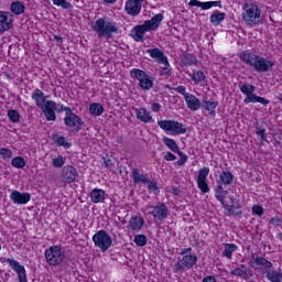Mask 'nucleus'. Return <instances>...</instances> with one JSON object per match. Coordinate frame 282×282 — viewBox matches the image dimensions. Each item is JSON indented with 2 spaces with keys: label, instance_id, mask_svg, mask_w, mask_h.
<instances>
[{
  "label": "nucleus",
  "instance_id": "nucleus-55",
  "mask_svg": "<svg viewBox=\"0 0 282 282\" xmlns=\"http://www.w3.org/2000/svg\"><path fill=\"white\" fill-rule=\"evenodd\" d=\"M174 91H177L178 94H182V96H184V98H186V95H189L191 93H186V87L184 86H178L176 88H173Z\"/></svg>",
  "mask_w": 282,
  "mask_h": 282
},
{
  "label": "nucleus",
  "instance_id": "nucleus-1",
  "mask_svg": "<svg viewBox=\"0 0 282 282\" xmlns=\"http://www.w3.org/2000/svg\"><path fill=\"white\" fill-rule=\"evenodd\" d=\"M31 98L34 100L36 107L42 109V112L48 122H54V120H56V113L54 111L57 110V107H61V104L46 100L45 94L39 88L33 91Z\"/></svg>",
  "mask_w": 282,
  "mask_h": 282
},
{
  "label": "nucleus",
  "instance_id": "nucleus-42",
  "mask_svg": "<svg viewBox=\"0 0 282 282\" xmlns=\"http://www.w3.org/2000/svg\"><path fill=\"white\" fill-rule=\"evenodd\" d=\"M181 62L183 65H193L195 63V56L191 53H183Z\"/></svg>",
  "mask_w": 282,
  "mask_h": 282
},
{
  "label": "nucleus",
  "instance_id": "nucleus-40",
  "mask_svg": "<svg viewBox=\"0 0 282 282\" xmlns=\"http://www.w3.org/2000/svg\"><path fill=\"white\" fill-rule=\"evenodd\" d=\"M219 102L215 101H204V109L208 111L210 116H215V109H217Z\"/></svg>",
  "mask_w": 282,
  "mask_h": 282
},
{
  "label": "nucleus",
  "instance_id": "nucleus-21",
  "mask_svg": "<svg viewBox=\"0 0 282 282\" xmlns=\"http://www.w3.org/2000/svg\"><path fill=\"white\" fill-rule=\"evenodd\" d=\"M124 10L130 17H138L142 12V3L135 0H127Z\"/></svg>",
  "mask_w": 282,
  "mask_h": 282
},
{
  "label": "nucleus",
  "instance_id": "nucleus-35",
  "mask_svg": "<svg viewBox=\"0 0 282 282\" xmlns=\"http://www.w3.org/2000/svg\"><path fill=\"white\" fill-rule=\"evenodd\" d=\"M89 113L96 117L102 116V113H105V107L98 102H93L89 106Z\"/></svg>",
  "mask_w": 282,
  "mask_h": 282
},
{
  "label": "nucleus",
  "instance_id": "nucleus-56",
  "mask_svg": "<svg viewBox=\"0 0 282 282\" xmlns=\"http://www.w3.org/2000/svg\"><path fill=\"white\" fill-rule=\"evenodd\" d=\"M257 135L260 137V139L263 141V142H268V139L265 138V129H260V130H257Z\"/></svg>",
  "mask_w": 282,
  "mask_h": 282
},
{
  "label": "nucleus",
  "instance_id": "nucleus-18",
  "mask_svg": "<svg viewBox=\"0 0 282 282\" xmlns=\"http://www.w3.org/2000/svg\"><path fill=\"white\" fill-rule=\"evenodd\" d=\"M145 32H150L147 24L143 23L141 25H135L131 30V36H132L133 41H135L137 43H144V41H147V39H144Z\"/></svg>",
  "mask_w": 282,
  "mask_h": 282
},
{
  "label": "nucleus",
  "instance_id": "nucleus-57",
  "mask_svg": "<svg viewBox=\"0 0 282 282\" xmlns=\"http://www.w3.org/2000/svg\"><path fill=\"white\" fill-rule=\"evenodd\" d=\"M104 164H105L106 169H113L116 163L113 162V159H107V160H105Z\"/></svg>",
  "mask_w": 282,
  "mask_h": 282
},
{
  "label": "nucleus",
  "instance_id": "nucleus-41",
  "mask_svg": "<svg viewBox=\"0 0 282 282\" xmlns=\"http://www.w3.org/2000/svg\"><path fill=\"white\" fill-rule=\"evenodd\" d=\"M11 165L14 169H25V159L22 156H15L11 160Z\"/></svg>",
  "mask_w": 282,
  "mask_h": 282
},
{
  "label": "nucleus",
  "instance_id": "nucleus-2",
  "mask_svg": "<svg viewBox=\"0 0 282 282\" xmlns=\"http://www.w3.org/2000/svg\"><path fill=\"white\" fill-rule=\"evenodd\" d=\"M241 19L245 21L246 25H249V28L263 24L261 9L253 2H245Z\"/></svg>",
  "mask_w": 282,
  "mask_h": 282
},
{
  "label": "nucleus",
  "instance_id": "nucleus-46",
  "mask_svg": "<svg viewBox=\"0 0 282 282\" xmlns=\"http://www.w3.org/2000/svg\"><path fill=\"white\" fill-rule=\"evenodd\" d=\"M8 118L11 122H19V120H21V115H19V111L17 110H9L8 111Z\"/></svg>",
  "mask_w": 282,
  "mask_h": 282
},
{
  "label": "nucleus",
  "instance_id": "nucleus-52",
  "mask_svg": "<svg viewBox=\"0 0 282 282\" xmlns=\"http://www.w3.org/2000/svg\"><path fill=\"white\" fill-rule=\"evenodd\" d=\"M164 67L161 70V76H165L166 78H169V76H171V64H163Z\"/></svg>",
  "mask_w": 282,
  "mask_h": 282
},
{
  "label": "nucleus",
  "instance_id": "nucleus-3",
  "mask_svg": "<svg viewBox=\"0 0 282 282\" xmlns=\"http://www.w3.org/2000/svg\"><path fill=\"white\" fill-rule=\"evenodd\" d=\"M57 113H63L65 111L66 117L64 118V124L67 127V129H73L75 133H78L80 129H83V124H85V121H83V118H80L78 115L74 113L72 111V108L65 107L59 104L57 106V110H55Z\"/></svg>",
  "mask_w": 282,
  "mask_h": 282
},
{
  "label": "nucleus",
  "instance_id": "nucleus-50",
  "mask_svg": "<svg viewBox=\"0 0 282 282\" xmlns=\"http://www.w3.org/2000/svg\"><path fill=\"white\" fill-rule=\"evenodd\" d=\"M230 204L231 205H228L231 208V212L229 213H235V210H239V208H241L239 200L235 197H230Z\"/></svg>",
  "mask_w": 282,
  "mask_h": 282
},
{
  "label": "nucleus",
  "instance_id": "nucleus-43",
  "mask_svg": "<svg viewBox=\"0 0 282 282\" xmlns=\"http://www.w3.org/2000/svg\"><path fill=\"white\" fill-rule=\"evenodd\" d=\"M192 80L194 83H204L206 80V74L202 70L194 72L192 75Z\"/></svg>",
  "mask_w": 282,
  "mask_h": 282
},
{
  "label": "nucleus",
  "instance_id": "nucleus-4",
  "mask_svg": "<svg viewBox=\"0 0 282 282\" xmlns=\"http://www.w3.org/2000/svg\"><path fill=\"white\" fill-rule=\"evenodd\" d=\"M94 32H96L98 39H111L113 34H118V26L116 22L106 21L105 19H98L95 21V24L91 26Z\"/></svg>",
  "mask_w": 282,
  "mask_h": 282
},
{
  "label": "nucleus",
  "instance_id": "nucleus-22",
  "mask_svg": "<svg viewBox=\"0 0 282 282\" xmlns=\"http://www.w3.org/2000/svg\"><path fill=\"white\" fill-rule=\"evenodd\" d=\"M238 57L240 58V61H242V63H246V65L254 67L257 59L259 58V55L250 51H242L238 54Z\"/></svg>",
  "mask_w": 282,
  "mask_h": 282
},
{
  "label": "nucleus",
  "instance_id": "nucleus-6",
  "mask_svg": "<svg viewBox=\"0 0 282 282\" xmlns=\"http://www.w3.org/2000/svg\"><path fill=\"white\" fill-rule=\"evenodd\" d=\"M46 263L52 267L61 265L65 261V251L61 246H52L44 251Z\"/></svg>",
  "mask_w": 282,
  "mask_h": 282
},
{
  "label": "nucleus",
  "instance_id": "nucleus-37",
  "mask_svg": "<svg viewBox=\"0 0 282 282\" xmlns=\"http://www.w3.org/2000/svg\"><path fill=\"white\" fill-rule=\"evenodd\" d=\"M268 281L271 282H282V272L281 270L279 271H267L264 272Z\"/></svg>",
  "mask_w": 282,
  "mask_h": 282
},
{
  "label": "nucleus",
  "instance_id": "nucleus-17",
  "mask_svg": "<svg viewBox=\"0 0 282 282\" xmlns=\"http://www.w3.org/2000/svg\"><path fill=\"white\" fill-rule=\"evenodd\" d=\"M272 67H274V62L259 55L253 64V69L259 73L272 72Z\"/></svg>",
  "mask_w": 282,
  "mask_h": 282
},
{
  "label": "nucleus",
  "instance_id": "nucleus-32",
  "mask_svg": "<svg viewBox=\"0 0 282 282\" xmlns=\"http://www.w3.org/2000/svg\"><path fill=\"white\" fill-rule=\"evenodd\" d=\"M10 10L13 14H17L19 17L25 12V4H23V2L19 0L13 1L11 3Z\"/></svg>",
  "mask_w": 282,
  "mask_h": 282
},
{
  "label": "nucleus",
  "instance_id": "nucleus-14",
  "mask_svg": "<svg viewBox=\"0 0 282 282\" xmlns=\"http://www.w3.org/2000/svg\"><path fill=\"white\" fill-rule=\"evenodd\" d=\"M61 176L64 184H74L78 180V170L73 165H65L62 169Z\"/></svg>",
  "mask_w": 282,
  "mask_h": 282
},
{
  "label": "nucleus",
  "instance_id": "nucleus-13",
  "mask_svg": "<svg viewBox=\"0 0 282 282\" xmlns=\"http://www.w3.org/2000/svg\"><path fill=\"white\" fill-rule=\"evenodd\" d=\"M209 173H210V169L206 166L198 171L197 186L200 193H203V195H206V193H210V186H208V183L206 182V180H208Z\"/></svg>",
  "mask_w": 282,
  "mask_h": 282
},
{
  "label": "nucleus",
  "instance_id": "nucleus-45",
  "mask_svg": "<svg viewBox=\"0 0 282 282\" xmlns=\"http://www.w3.org/2000/svg\"><path fill=\"white\" fill-rule=\"evenodd\" d=\"M53 4L63 8V10H72V3L67 2V0H53Z\"/></svg>",
  "mask_w": 282,
  "mask_h": 282
},
{
  "label": "nucleus",
  "instance_id": "nucleus-49",
  "mask_svg": "<svg viewBox=\"0 0 282 282\" xmlns=\"http://www.w3.org/2000/svg\"><path fill=\"white\" fill-rule=\"evenodd\" d=\"M52 164L54 169H63V166L65 165V158L63 156L55 158L52 160Z\"/></svg>",
  "mask_w": 282,
  "mask_h": 282
},
{
  "label": "nucleus",
  "instance_id": "nucleus-23",
  "mask_svg": "<svg viewBox=\"0 0 282 282\" xmlns=\"http://www.w3.org/2000/svg\"><path fill=\"white\" fill-rule=\"evenodd\" d=\"M228 195V191H224V184H218V186L215 189V197L220 202L225 210L228 213H232V208H230L226 202H224L225 197Z\"/></svg>",
  "mask_w": 282,
  "mask_h": 282
},
{
  "label": "nucleus",
  "instance_id": "nucleus-51",
  "mask_svg": "<svg viewBox=\"0 0 282 282\" xmlns=\"http://www.w3.org/2000/svg\"><path fill=\"white\" fill-rule=\"evenodd\" d=\"M181 158V160L177 161L178 166H184L186 162L188 161V155H186L184 152L180 151L175 152Z\"/></svg>",
  "mask_w": 282,
  "mask_h": 282
},
{
  "label": "nucleus",
  "instance_id": "nucleus-24",
  "mask_svg": "<svg viewBox=\"0 0 282 282\" xmlns=\"http://www.w3.org/2000/svg\"><path fill=\"white\" fill-rule=\"evenodd\" d=\"M147 52L150 54L151 58L156 61V63H160L161 65H169V57H166V55H164L160 48L154 47L148 50Z\"/></svg>",
  "mask_w": 282,
  "mask_h": 282
},
{
  "label": "nucleus",
  "instance_id": "nucleus-26",
  "mask_svg": "<svg viewBox=\"0 0 282 282\" xmlns=\"http://www.w3.org/2000/svg\"><path fill=\"white\" fill-rule=\"evenodd\" d=\"M137 120L140 122H144L149 124V122H153V117L151 116V111H148L145 108H134Z\"/></svg>",
  "mask_w": 282,
  "mask_h": 282
},
{
  "label": "nucleus",
  "instance_id": "nucleus-10",
  "mask_svg": "<svg viewBox=\"0 0 282 282\" xmlns=\"http://www.w3.org/2000/svg\"><path fill=\"white\" fill-rule=\"evenodd\" d=\"M197 264V256L195 254H186L181 260H178L174 267L173 272H184V270H191L193 265Z\"/></svg>",
  "mask_w": 282,
  "mask_h": 282
},
{
  "label": "nucleus",
  "instance_id": "nucleus-30",
  "mask_svg": "<svg viewBox=\"0 0 282 282\" xmlns=\"http://www.w3.org/2000/svg\"><path fill=\"white\" fill-rule=\"evenodd\" d=\"M132 181L134 184H147L149 182V174H140V170H132Z\"/></svg>",
  "mask_w": 282,
  "mask_h": 282
},
{
  "label": "nucleus",
  "instance_id": "nucleus-9",
  "mask_svg": "<svg viewBox=\"0 0 282 282\" xmlns=\"http://www.w3.org/2000/svg\"><path fill=\"white\" fill-rule=\"evenodd\" d=\"M93 241L96 248H99L101 252H107L111 248L113 240H111V236L107 234L105 230H99L93 236Z\"/></svg>",
  "mask_w": 282,
  "mask_h": 282
},
{
  "label": "nucleus",
  "instance_id": "nucleus-11",
  "mask_svg": "<svg viewBox=\"0 0 282 282\" xmlns=\"http://www.w3.org/2000/svg\"><path fill=\"white\" fill-rule=\"evenodd\" d=\"M150 215L154 221H164L169 217V207L164 203H159L156 206H150Z\"/></svg>",
  "mask_w": 282,
  "mask_h": 282
},
{
  "label": "nucleus",
  "instance_id": "nucleus-38",
  "mask_svg": "<svg viewBox=\"0 0 282 282\" xmlns=\"http://www.w3.org/2000/svg\"><path fill=\"white\" fill-rule=\"evenodd\" d=\"M237 245L235 243H226L225 250L223 251V257H226L227 259H232V252H236Z\"/></svg>",
  "mask_w": 282,
  "mask_h": 282
},
{
  "label": "nucleus",
  "instance_id": "nucleus-7",
  "mask_svg": "<svg viewBox=\"0 0 282 282\" xmlns=\"http://www.w3.org/2000/svg\"><path fill=\"white\" fill-rule=\"evenodd\" d=\"M158 124L160 129L171 133V135H184L187 131L186 127L176 120H161L158 121Z\"/></svg>",
  "mask_w": 282,
  "mask_h": 282
},
{
  "label": "nucleus",
  "instance_id": "nucleus-12",
  "mask_svg": "<svg viewBox=\"0 0 282 282\" xmlns=\"http://www.w3.org/2000/svg\"><path fill=\"white\" fill-rule=\"evenodd\" d=\"M3 262L8 263L13 272H17L19 282H28V274L23 264L12 258H4Z\"/></svg>",
  "mask_w": 282,
  "mask_h": 282
},
{
  "label": "nucleus",
  "instance_id": "nucleus-53",
  "mask_svg": "<svg viewBox=\"0 0 282 282\" xmlns=\"http://www.w3.org/2000/svg\"><path fill=\"white\" fill-rule=\"evenodd\" d=\"M252 215H258V217H261L263 215V207L261 205H254L252 207Z\"/></svg>",
  "mask_w": 282,
  "mask_h": 282
},
{
  "label": "nucleus",
  "instance_id": "nucleus-64",
  "mask_svg": "<svg viewBox=\"0 0 282 282\" xmlns=\"http://www.w3.org/2000/svg\"><path fill=\"white\" fill-rule=\"evenodd\" d=\"M54 39L57 43H63V37L55 35Z\"/></svg>",
  "mask_w": 282,
  "mask_h": 282
},
{
  "label": "nucleus",
  "instance_id": "nucleus-44",
  "mask_svg": "<svg viewBox=\"0 0 282 282\" xmlns=\"http://www.w3.org/2000/svg\"><path fill=\"white\" fill-rule=\"evenodd\" d=\"M149 193H154L155 195L160 194V187H158V182L149 180L148 183Z\"/></svg>",
  "mask_w": 282,
  "mask_h": 282
},
{
  "label": "nucleus",
  "instance_id": "nucleus-54",
  "mask_svg": "<svg viewBox=\"0 0 282 282\" xmlns=\"http://www.w3.org/2000/svg\"><path fill=\"white\" fill-rule=\"evenodd\" d=\"M164 160L166 162H175V160H177V156H175V154L171 152H166V154L164 155Z\"/></svg>",
  "mask_w": 282,
  "mask_h": 282
},
{
  "label": "nucleus",
  "instance_id": "nucleus-59",
  "mask_svg": "<svg viewBox=\"0 0 282 282\" xmlns=\"http://www.w3.org/2000/svg\"><path fill=\"white\" fill-rule=\"evenodd\" d=\"M160 109H162V105H160L158 102L152 104V111L154 113H158V111H160Z\"/></svg>",
  "mask_w": 282,
  "mask_h": 282
},
{
  "label": "nucleus",
  "instance_id": "nucleus-15",
  "mask_svg": "<svg viewBox=\"0 0 282 282\" xmlns=\"http://www.w3.org/2000/svg\"><path fill=\"white\" fill-rule=\"evenodd\" d=\"M14 21V15L8 11H0V34L9 32L12 30V22Z\"/></svg>",
  "mask_w": 282,
  "mask_h": 282
},
{
  "label": "nucleus",
  "instance_id": "nucleus-8",
  "mask_svg": "<svg viewBox=\"0 0 282 282\" xmlns=\"http://www.w3.org/2000/svg\"><path fill=\"white\" fill-rule=\"evenodd\" d=\"M130 76L139 80V87H141V89H153V77L147 74V72L140 68H133L130 70Z\"/></svg>",
  "mask_w": 282,
  "mask_h": 282
},
{
  "label": "nucleus",
  "instance_id": "nucleus-58",
  "mask_svg": "<svg viewBox=\"0 0 282 282\" xmlns=\"http://www.w3.org/2000/svg\"><path fill=\"white\" fill-rule=\"evenodd\" d=\"M202 282H217V279L215 278V275H207L203 279Z\"/></svg>",
  "mask_w": 282,
  "mask_h": 282
},
{
  "label": "nucleus",
  "instance_id": "nucleus-29",
  "mask_svg": "<svg viewBox=\"0 0 282 282\" xmlns=\"http://www.w3.org/2000/svg\"><path fill=\"white\" fill-rule=\"evenodd\" d=\"M235 182V175L230 171H224L219 175L218 184H224V186H230Z\"/></svg>",
  "mask_w": 282,
  "mask_h": 282
},
{
  "label": "nucleus",
  "instance_id": "nucleus-34",
  "mask_svg": "<svg viewBox=\"0 0 282 282\" xmlns=\"http://www.w3.org/2000/svg\"><path fill=\"white\" fill-rule=\"evenodd\" d=\"M53 141L55 144H57V147H63L64 149L72 148V143H69V141H67V139H65L63 135L54 134Z\"/></svg>",
  "mask_w": 282,
  "mask_h": 282
},
{
  "label": "nucleus",
  "instance_id": "nucleus-33",
  "mask_svg": "<svg viewBox=\"0 0 282 282\" xmlns=\"http://www.w3.org/2000/svg\"><path fill=\"white\" fill-rule=\"evenodd\" d=\"M209 19H210L212 25H215V26L221 25V22L225 21V19H226V13L216 11L210 15Z\"/></svg>",
  "mask_w": 282,
  "mask_h": 282
},
{
  "label": "nucleus",
  "instance_id": "nucleus-31",
  "mask_svg": "<svg viewBox=\"0 0 282 282\" xmlns=\"http://www.w3.org/2000/svg\"><path fill=\"white\" fill-rule=\"evenodd\" d=\"M129 226L131 230H135L137 232H140L142 228L144 227V218L140 216H134L130 219Z\"/></svg>",
  "mask_w": 282,
  "mask_h": 282
},
{
  "label": "nucleus",
  "instance_id": "nucleus-62",
  "mask_svg": "<svg viewBox=\"0 0 282 282\" xmlns=\"http://www.w3.org/2000/svg\"><path fill=\"white\" fill-rule=\"evenodd\" d=\"M119 173L122 177H127V175L129 174L127 167H120Z\"/></svg>",
  "mask_w": 282,
  "mask_h": 282
},
{
  "label": "nucleus",
  "instance_id": "nucleus-60",
  "mask_svg": "<svg viewBox=\"0 0 282 282\" xmlns=\"http://www.w3.org/2000/svg\"><path fill=\"white\" fill-rule=\"evenodd\" d=\"M191 252H193V248H184V249H182L181 250V252H180V254L181 256H184V254H188V253H191Z\"/></svg>",
  "mask_w": 282,
  "mask_h": 282
},
{
  "label": "nucleus",
  "instance_id": "nucleus-47",
  "mask_svg": "<svg viewBox=\"0 0 282 282\" xmlns=\"http://www.w3.org/2000/svg\"><path fill=\"white\" fill-rule=\"evenodd\" d=\"M149 241L144 235L134 236V243H137L140 248L144 247V245Z\"/></svg>",
  "mask_w": 282,
  "mask_h": 282
},
{
  "label": "nucleus",
  "instance_id": "nucleus-25",
  "mask_svg": "<svg viewBox=\"0 0 282 282\" xmlns=\"http://www.w3.org/2000/svg\"><path fill=\"white\" fill-rule=\"evenodd\" d=\"M163 20L164 15L162 13H158L152 17L151 20L144 21V25L148 28V30H150V32H153V30H158L160 28Z\"/></svg>",
  "mask_w": 282,
  "mask_h": 282
},
{
  "label": "nucleus",
  "instance_id": "nucleus-48",
  "mask_svg": "<svg viewBox=\"0 0 282 282\" xmlns=\"http://www.w3.org/2000/svg\"><path fill=\"white\" fill-rule=\"evenodd\" d=\"M0 158H2V160H11L12 159V150H10L8 148H1L0 149Z\"/></svg>",
  "mask_w": 282,
  "mask_h": 282
},
{
  "label": "nucleus",
  "instance_id": "nucleus-19",
  "mask_svg": "<svg viewBox=\"0 0 282 282\" xmlns=\"http://www.w3.org/2000/svg\"><path fill=\"white\" fill-rule=\"evenodd\" d=\"M189 8H200V10H210V8H221V1H207L202 2L198 0H191L188 2Z\"/></svg>",
  "mask_w": 282,
  "mask_h": 282
},
{
  "label": "nucleus",
  "instance_id": "nucleus-5",
  "mask_svg": "<svg viewBox=\"0 0 282 282\" xmlns=\"http://www.w3.org/2000/svg\"><path fill=\"white\" fill-rule=\"evenodd\" d=\"M239 88H240L241 94H243L246 96V98L243 99L245 105H250V102H260V105H264V106L270 105L269 99H265V98L254 94L257 91V87H254V85L239 84Z\"/></svg>",
  "mask_w": 282,
  "mask_h": 282
},
{
  "label": "nucleus",
  "instance_id": "nucleus-16",
  "mask_svg": "<svg viewBox=\"0 0 282 282\" xmlns=\"http://www.w3.org/2000/svg\"><path fill=\"white\" fill-rule=\"evenodd\" d=\"M250 268H253V270H264V272H270V269L272 268V262L265 259L264 257H253L251 261H249Z\"/></svg>",
  "mask_w": 282,
  "mask_h": 282
},
{
  "label": "nucleus",
  "instance_id": "nucleus-27",
  "mask_svg": "<svg viewBox=\"0 0 282 282\" xmlns=\"http://www.w3.org/2000/svg\"><path fill=\"white\" fill-rule=\"evenodd\" d=\"M184 100L191 111H198V109L202 107V101L199 100V98L191 93L188 95H185Z\"/></svg>",
  "mask_w": 282,
  "mask_h": 282
},
{
  "label": "nucleus",
  "instance_id": "nucleus-20",
  "mask_svg": "<svg viewBox=\"0 0 282 282\" xmlns=\"http://www.w3.org/2000/svg\"><path fill=\"white\" fill-rule=\"evenodd\" d=\"M10 199L13 202V204H28L30 199H32V195L30 193H21L19 191H12L10 195Z\"/></svg>",
  "mask_w": 282,
  "mask_h": 282
},
{
  "label": "nucleus",
  "instance_id": "nucleus-36",
  "mask_svg": "<svg viewBox=\"0 0 282 282\" xmlns=\"http://www.w3.org/2000/svg\"><path fill=\"white\" fill-rule=\"evenodd\" d=\"M163 143L167 149H171L173 153H180V145H177V142L169 137H163Z\"/></svg>",
  "mask_w": 282,
  "mask_h": 282
},
{
  "label": "nucleus",
  "instance_id": "nucleus-39",
  "mask_svg": "<svg viewBox=\"0 0 282 282\" xmlns=\"http://www.w3.org/2000/svg\"><path fill=\"white\" fill-rule=\"evenodd\" d=\"M230 274L246 279L248 276V268H246V264H240L237 269L231 270Z\"/></svg>",
  "mask_w": 282,
  "mask_h": 282
},
{
  "label": "nucleus",
  "instance_id": "nucleus-28",
  "mask_svg": "<svg viewBox=\"0 0 282 282\" xmlns=\"http://www.w3.org/2000/svg\"><path fill=\"white\" fill-rule=\"evenodd\" d=\"M106 195H107V193L105 192V189L94 188L90 192V199H91L93 204H102V202H105Z\"/></svg>",
  "mask_w": 282,
  "mask_h": 282
},
{
  "label": "nucleus",
  "instance_id": "nucleus-63",
  "mask_svg": "<svg viewBox=\"0 0 282 282\" xmlns=\"http://www.w3.org/2000/svg\"><path fill=\"white\" fill-rule=\"evenodd\" d=\"M230 215H236L237 217H241V215H243V212L237 210V212L230 213Z\"/></svg>",
  "mask_w": 282,
  "mask_h": 282
},
{
  "label": "nucleus",
  "instance_id": "nucleus-61",
  "mask_svg": "<svg viewBox=\"0 0 282 282\" xmlns=\"http://www.w3.org/2000/svg\"><path fill=\"white\" fill-rule=\"evenodd\" d=\"M270 224H273L274 226L281 225V218H271Z\"/></svg>",
  "mask_w": 282,
  "mask_h": 282
}]
</instances>
